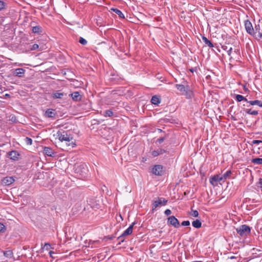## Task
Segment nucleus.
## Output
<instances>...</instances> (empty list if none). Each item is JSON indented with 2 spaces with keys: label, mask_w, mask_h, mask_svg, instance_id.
I'll use <instances>...</instances> for the list:
<instances>
[{
  "label": "nucleus",
  "mask_w": 262,
  "mask_h": 262,
  "mask_svg": "<svg viewBox=\"0 0 262 262\" xmlns=\"http://www.w3.org/2000/svg\"><path fill=\"white\" fill-rule=\"evenodd\" d=\"M56 136V138H58L60 141L68 142V143H67V145L68 146H71L73 148L76 146L75 140L73 141V136L68 132L64 130H58L57 132Z\"/></svg>",
  "instance_id": "f257e3e1"
},
{
  "label": "nucleus",
  "mask_w": 262,
  "mask_h": 262,
  "mask_svg": "<svg viewBox=\"0 0 262 262\" xmlns=\"http://www.w3.org/2000/svg\"><path fill=\"white\" fill-rule=\"evenodd\" d=\"M176 88L181 92L182 95H184L186 98H191L193 96V92L190 89L188 85H184L183 84H176Z\"/></svg>",
  "instance_id": "f03ea898"
},
{
  "label": "nucleus",
  "mask_w": 262,
  "mask_h": 262,
  "mask_svg": "<svg viewBox=\"0 0 262 262\" xmlns=\"http://www.w3.org/2000/svg\"><path fill=\"white\" fill-rule=\"evenodd\" d=\"M167 203V200L163 198H158L157 200H154L152 204V212H154L157 207L161 206H165Z\"/></svg>",
  "instance_id": "7ed1b4c3"
},
{
  "label": "nucleus",
  "mask_w": 262,
  "mask_h": 262,
  "mask_svg": "<svg viewBox=\"0 0 262 262\" xmlns=\"http://www.w3.org/2000/svg\"><path fill=\"white\" fill-rule=\"evenodd\" d=\"M236 230L237 233H238L241 236H247L250 233L251 229L248 226L246 225H243L239 227L236 228Z\"/></svg>",
  "instance_id": "20e7f679"
},
{
  "label": "nucleus",
  "mask_w": 262,
  "mask_h": 262,
  "mask_svg": "<svg viewBox=\"0 0 262 262\" xmlns=\"http://www.w3.org/2000/svg\"><path fill=\"white\" fill-rule=\"evenodd\" d=\"M135 224V223L134 222L129 227L126 229L123 232V233L120 235L118 237V239H120V242H119V244H120L121 242H123L124 241V237L126 236H127V235H129L130 234H131L133 232V227L134 226V225Z\"/></svg>",
  "instance_id": "39448f33"
},
{
  "label": "nucleus",
  "mask_w": 262,
  "mask_h": 262,
  "mask_svg": "<svg viewBox=\"0 0 262 262\" xmlns=\"http://www.w3.org/2000/svg\"><path fill=\"white\" fill-rule=\"evenodd\" d=\"M209 181L211 185L213 186H216L219 183H220L222 181L224 182L225 181L223 179L222 176L216 174L210 177Z\"/></svg>",
  "instance_id": "423d86ee"
},
{
  "label": "nucleus",
  "mask_w": 262,
  "mask_h": 262,
  "mask_svg": "<svg viewBox=\"0 0 262 262\" xmlns=\"http://www.w3.org/2000/svg\"><path fill=\"white\" fill-rule=\"evenodd\" d=\"M260 30V26L259 25H255L253 30V34L251 35L254 37L256 39L260 40L262 39V33Z\"/></svg>",
  "instance_id": "0eeeda50"
},
{
  "label": "nucleus",
  "mask_w": 262,
  "mask_h": 262,
  "mask_svg": "<svg viewBox=\"0 0 262 262\" xmlns=\"http://www.w3.org/2000/svg\"><path fill=\"white\" fill-rule=\"evenodd\" d=\"M167 223L175 228H178L180 225L179 221L174 216H170L168 218Z\"/></svg>",
  "instance_id": "6e6552de"
},
{
  "label": "nucleus",
  "mask_w": 262,
  "mask_h": 262,
  "mask_svg": "<svg viewBox=\"0 0 262 262\" xmlns=\"http://www.w3.org/2000/svg\"><path fill=\"white\" fill-rule=\"evenodd\" d=\"M152 173L157 176H161L163 173V166L160 165H156L152 168Z\"/></svg>",
  "instance_id": "1a4fd4ad"
},
{
  "label": "nucleus",
  "mask_w": 262,
  "mask_h": 262,
  "mask_svg": "<svg viewBox=\"0 0 262 262\" xmlns=\"http://www.w3.org/2000/svg\"><path fill=\"white\" fill-rule=\"evenodd\" d=\"M245 27L248 33L251 35L253 34L254 28L251 23L249 20H246L245 21Z\"/></svg>",
  "instance_id": "9d476101"
},
{
  "label": "nucleus",
  "mask_w": 262,
  "mask_h": 262,
  "mask_svg": "<svg viewBox=\"0 0 262 262\" xmlns=\"http://www.w3.org/2000/svg\"><path fill=\"white\" fill-rule=\"evenodd\" d=\"M56 114L55 110L50 108L46 111L45 116L46 117L53 118L56 116Z\"/></svg>",
  "instance_id": "9b49d317"
},
{
  "label": "nucleus",
  "mask_w": 262,
  "mask_h": 262,
  "mask_svg": "<svg viewBox=\"0 0 262 262\" xmlns=\"http://www.w3.org/2000/svg\"><path fill=\"white\" fill-rule=\"evenodd\" d=\"M25 73V70L23 68H18L15 69L13 75L18 77H23Z\"/></svg>",
  "instance_id": "f8f14e48"
},
{
  "label": "nucleus",
  "mask_w": 262,
  "mask_h": 262,
  "mask_svg": "<svg viewBox=\"0 0 262 262\" xmlns=\"http://www.w3.org/2000/svg\"><path fill=\"white\" fill-rule=\"evenodd\" d=\"M14 182V179L12 177H6L2 179V183L5 185H9Z\"/></svg>",
  "instance_id": "ddd939ff"
},
{
  "label": "nucleus",
  "mask_w": 262,
  "mask_h": 262,
  "mask_svg": "<svg viewBox=\"0 0 262 262\" xmlns=\"http://www.w3.org/2000/svg\"><path fill=\"white\" fill-rule=\"evenodd\" d=\"M45 155L49 157H54L55 152L54 150L49 147H45L43 149Z\"/></svg>",
  "instance_id": "4468645a"
},
{
  "label": "nucleus",
  "mask_w": 262,
  "mask_h": 262,
  "mask_svg": "<svg viewBox=\"0 0 262 262\" xmlns=\"http://www.w3.org/2000/svg\"><path fill=\"white\" fill-rule=\"evenodd\" d=\"M66 95V94L63 93H61L59 91H56L52 93V97L53 99H61L64 96Z\"/></svg>",
  "instance_id": "2eb2a0df"
},
{
  "label": "nucleus",
  "mask_w": 262,
  "mask_h": 262,
  "mask_svg": "<svg viewBox=\"0 0 262 262\" xmlns=\"http://www.w3.org/2000/svg\"><path fill=\"white\" fill-rule=\"evenodd\" d=\"M71 95L73 100L74 101H77L81 100V96L78 92H75L71 94Z\"/></svg>",
  "instance_id": "dca6fc26"
},
{
  "label": "nucleus",
  "mask_w": 262,
  "mask_h": 262,
  "mask_svg": "<svg viewBox=\"0 0 262 262\" xmlns=\"http://www.w3.org/2000/svg\"><path fill=\"white\" fill-rule=\"evenodd\" d=\"M166 152V150L163 149H159L157 150H154L152 151L151 155L154 157H157L160 155H162Z\"/></svg>",
  "instance_id": "f3484780"
},
{
  "label": "nucleus",
  "mask_w": 262,
  "mask_h": 262,
  "mask_svg": "<svg viewBox=\"0 0 262 262\" xmlns=\"http://www.w3.org/2000/svg\"><path fill=\"white\" fill-rule=\"evenodd\" d=\"M9 156L11 159L15 160L16 159H17L19 154L16 151H12L9 153Z\"/></svg>",
  "instance_id": "a211bd4d"
},
{
  "label": "nucleus",
  "mask_w": 262,
  "mask_h": 262,
  "mask_svg": "<svg viewBox=\"0 0 262 262\" xmlns=\"http://www.w3.org/2000/svg\"><path fill=\"white\" fill-rule=\"evenodd\" d=\"M248 103H249L251 105H257L262 107V101L258 100H253V101H248Z\"/></svg>",
  "instance_id": "6ab92c4d"
},
{
  "label": "nucleus",
  "mask_w": 262,
  "mask_h": 262,
  "mask_svg": "<svg viewBox=\"0 0 262 262\" xmlns=\"http://www.w3.org/2000/svg\"><path fill=\"white\" fill-rule=\"evenodd\" d=\"M42 28L39 26L32 27V31L34 33L40 34L41 33Z\"/></svg>",
  "instance_id": "aec40b11"
},
{
  "label": "nucleus",
  "mask_w": 262,
  "mask_h": 262,
  "mask_svg": "<svg viewBox=\"0 0 262 262\" xmlns=\"http://www.w3.org/2000/svg\"><path fill=\"white\" fill-rule=\"evenodd\" d=\"M151 102L152 104L157 105L160 103V99L157 96H154L151 98Z\"/></svg>",
  "instance_id": "412c9836"
},
{
  "label": "nucleus",
  "mask_w": 262,
  "mask_h": 262,
  "mask_svg": "<svg viewBox=\"0 0 262 262\" xmlns=\"http://www.w3.org/2000/svg\"><path fill=\"white\" fill-rule=\"evenodd\" d=\"M192 226L196 228H200L201 227L202 223L199 220H196L192 222Z\"/></svg>",
  "instance_id": "4be33fe9"
},
{
  "label": "nucleus",
  "mask_w": 262,
  "mask_h": 262,
  "mask_svg": "<svg viewBox=\"0 0 262 262\" xmlns=\"http://www.w3.org/2000/svg\"><path fill=\"white\" fill-rule=\"evenodd\" d=\"M235 99H236V101L238 102H241L242 101H245L248 102V100L245 97H244L243 96L238 95V94L235 95Z\"/></svg>",
  "instance_id": "5701e85b"
},
{
  "label": "nucleus",
  "mask_w": 262,
  "mask_h": 262,
  "mask_svg": "<svg viewBox=\"0 0 262 262\" xmlns=\"http://www.w3.org/2000/svg\"><path fill=\"white\" fill-rule=\"evenodd\" d=\"M4 255L5 257L11 258L13 256V252L11 250H7L4 252Z\"/></svg>",
  "instance_id": "b1692460"
},
{
  "label": "nucleus",
  "mask_w": 262,
  "mask_h": 262,
  "mask_svg": "<svg viewBox=\"0 0 262 262\" xmlns=\"http://www.w3.org/2000/svg\"><path fill=\"white\" fill-rule=\"evenodd\" d=\"M251 162L255 164L262 165V158H254L252 159Z\"/></svg>",
  "instance_id": "393cba45"
},
{
  "label": "nucleus",
  "mask_w": 262,
  "mask_h": 262,
  "mask_svg": "<svg viewBox=\"0 0 262 262\" xmlns=\"http://www.w3.org/2000/svg\"><path fill=\"white\" fill-rule=\"evenodd\" d=\"M202 39L204 42L205 43V44L207 45L208 47L210 48H212L214 47L212 43L210 40H209L206 37H203Z\"/></svg>",
  "instance_id": "a878e982"
},
{
  "label": "nucleus",
  "mask_w": 262,
  "mask_h": 262,
  "mask_svg": "<svg viewBox=\"0 0 262 262\" xmlns=\"http://www.w3.org/2000/svg\"><path fill=\"white\" fill-rule=\"evenodd\" d=\"M112 10L117 14L118 15V16L120 17V18H124V14H123V13L119 9H112Z\"/></svg>",
  "instance_id": "bb28decb"
},
{
  "label": "nucleus",
  "mask_w": 262,
  "mask_h": 262,
  "mask_svg": "<svg viewBox=\"0 0 262 262\" xmlns=\"http://www.w3.org/2000/svg\"><path fill=\"white\" fill-rule=\"evenodd\" d=\"M231 174V171L230 170H227L224 174L222 175L224 181L230 178Z\"/></svg>",
  "instance_id": "cd10ccee"
},
{
  "label": "nucleus",
  "mask_w": 262,
  "mask_h": 262,
  "mask_svg": "<svg viewBox=\"0 0 262 262\" xmlns=\"http://www.w3.org/2000/svg\"><path fill=\"white\" fill-rule=\"evenodd\" d=\"M114 113L111 110H106L103 112V114L104 117H112Z\"/></svg>",
  "instance_id": "c85d7f7f"
},
{
  "label": "nucleus",
  "mask_w": 262,
  "mask_h": 262,
  "mask_svg": "<svg viewBox=\"0 0 262 262\" xmlns=\"http://www.w3.org/2000/svg\"><path fill=\"white\" fill-rule=\"evenodd\" d=\"M246 113L252 115H257L258 113V111H252L251 109H247L246 110Z\"/></svg>",
  "instance_id": "c756f323"
},
{
  "label": "nucleus",
  "mask_w": 262,
  "mask_h": 262,
  "mask_svg": "<svg viewBox=\"0 0 262 262\" xmlns=\"http://www.w3.org/2000/svg\"><path fill=\"white\" fill-rule=\"evenodd\" d=\"M37 49H39L40 51L43 50V48L42 47H40L39 48V46L38 44L35 43L34 44L32 48H31V50H35Z\"/></svg>",
  "instance_id": "7c9ffc66"
},
{
  "label": "nucleus",
  "mask_w": 262,
  "mask_h": 262,
  "mask_svg": "<svg viewBox=\"0 0 262 262\" xmlns=\"http://www.w3.org/2000/svg\"><path fill=\"white\" fill-rule=\"evenodd\" d=\"M190 214L193 217H198L199 216V212L197 210L191 209Z\"/></svg>",
  "instance_id": "2f4dec72"
},
{
  "label": "nucleus",
  "mask_w": 262,
  "mask_h": 262,
  "mask_svg": "<svg viewBox=\"0 0 262 262\" xmlns=\"http://www.w3.org/2000/svg\"><path fill=\"white\" fill-rule=\"evenodd\" d=\"M79 42L82 45H85L88 42L87 41L82 37L79 38Z\"/></svg>",
  "instance_id": "473e14b6"
},
{
  "label": "nucleus",
  "mask_w": 262,
  "mask_h": 262,
  "mask_svg": "<svg viewBox=\"0 0 262 262\" xmlns=\"http://www.w3.org/2000/svg\"><path fill=\"white\" fill-rule=\"evenodd\" d=\"M25 141L27 145H31L32 143V140L30 138L26 137Z\"/></svg>",
  "instance_id": "72a5a7b5"
},
{
  "label": "nucleus",
  "mask_w": 262,
  "mask_h": 262,
  "mask_svg": "<svg viewBox=\"0 0 262 262\" xmlns=\"http://www.w3.org/2000/svg\"><path fill=\"white\" fill-rule=\"evenodd\" d=\"M6 229L5 226L3 223H0V232H4Z\"/></svg>",
  "instance_id": "f704fd0d"
},
{
  "label": "nucleus",
  "mask_w": 262,
  "mask_h": 262,
  "mask_svg": "<svg viewBox=\"0 0 262 262\" xmlns=\"http://www.w3.org/2000/svg\"><path fill=\"white\" fill-rule=\"evenodd\" d=\"M259 143H262L261 140H253L252 141L251 145L259 144Z\"/></svg>",
  "instance_id": "c9c22d12"
},
{
  "label": "nucleus",
  "mask_w": 262,
  "mask_h": 262,
  "mask_svg": "<svg viewBox=\"0 0 262 262\" xmlns=\"http://www.w3.org/2000/svg\"><path fill=\"white\" fill-rule=\"evenodd\" d=\"M51 247L50 244L48 243H46L44 245V246L42 247L43 249H46V250H49Z\"/></svg>",
  "instance_id": "e433bc0d"
},
{
  "label": "nucleus",
  "mask_w": 262,
  "mask_h": 262,
  "mask_svg": "<svg viewBox=\"0 0 262 262\" xmlns=\"http://www.w3.org/2000/svg\"><path fill=\"white\" fill-rule=\"evenodd\" d=\"M181 225L184 226H189L190 225V222L189 221H184L182 222Z\"/></svg>",
  "instance_id": "4c0bfd02"
},
{
  "label": "nucleus",
  "mask_w": 262,
  "mask_h": 262,
  "mask_svg": "<svg viewBox=\"0 0 262 262\" xmlns=\"http://www.w3.org/2000/svg\"><path fill=\"white\" fill-rule=\"evenodd\" d=\"M5 7V3L2 1H0V10L4 9Z\"/></svg>",
  "instance_id": "58836bf2"
},
{
  "label": "nucleus",
  "mask_w": 262,
  "mask_h": 262,
  "mask_svg": "<svg viewBox=\"0 0 262 262\" xmlns=\"http://www.w3.org/2000/svg\"><path fill=\"white\" fill-rule=\"evenodd\" d=\"M164 213L166 215L168 216L171 213V211L170 209H167L164 211Z\"/></svg>",
  "instance_id": "ea45409f"
},
{
  "label": "nucleus",
  "mask_w": 262,
  "mask_h": 262,
  "mask_svg": "<svg viewBox=\"0 0 262 262\" xmlns=\"http://www.w3.org/2000/svg\"><path fill=\"white\" fill-rule=\"evenodd\" d=\"M164 140L165 138L164 137H161L157 140V142H158L159 143L161 144L164 141Z\"/></svg>",
  "instance_id": "a19ab883"
},
{
  "label": "nucleus",
  "mask_w": 262,
  "mask_h": 262,
  "mask_svg": "<svg viewBox=\"0 0 262 262\" xmlns=\"http://www.w3.org/2000/svg\"><path fill=\"white\" fill-rule=\"evenodd\" d=\"M258 187H260L261 189L262 188V179H260L258 182Z\"/></svg>",
  "instance_id": "79ce46f5"
},
{
  "label": "nucleus",
  "mask_w": 262,
  "mask_h": 262,
  "mask_svg": "<svg viewBox=\"0 0 262 262\" xmlns=\"http://www.w3.org/2000/svg\"><path fill=\"white\" fill-rule=\"evenodd\" d=\"M232 50V48H230L228 50H227V52L229 56L231 55Z\"/></svg>",
  "instance_id": "37998d69"
},
{
  "label": "nucleus",
  "mask_w": 262,
  "mask_h": 262,
  "mask_svg": "<svg viewBox=\"0 0 262 262\" xmlns=\"http://www.w3.org/2000/svg\"><path fill=\"white\" fill-rule=\"evenodd\" d=\"M53 253H54L53 252H52V251H50L49 252V254H50V256L51 257H52V254H53Z\"/></svg>",
  "instance_id": "c03bdc74"
},
{
  "label": "nucleus",
  "mask_w": 262,
  "mask_h": 262,
  "mask_svg": "<svg viewBox=\"0 0 262 262\" xmlns=\"http://www.w3.org/2000/svg\"><path fill=\"white\" fill-rule=\"evenodd\" d=\"M158 130L159 132H162V131L161 129H158Z\"/></svg>",
  "instance_id": "a18cd8bd"
},
{
  "label": "nucleus",
  "mask_w": 262,
  "mask_h": 262,
  "mask_svg": "<svg viewBox=\"0 0 262 262\" xmlns=\"http://www.w3.org/2000/svg\"><path fill=\"white\" fill-rule=\"evenodd\" d=\"M162 78V77H160L159 76H157V78H158V79H160V78Z\"/></svg>",
  "instance_id": "49530a36"
},
{
  "label": "nucleus",
  "mask_w": 262,
  "mask_h": 262,
  "mask_svg": "<svg viewBox=\"0 0 262 262\" xmlns=\"http://www.w3.org/2000/svg\"><path fill=\"white\" fill-rule=\"evenodd\" d=\"M108 239H112V238H113V237H108Z\"/></svg>",
  "instance_id": "de8ad7c7"
},
{
  "label": "nucleus",
  "mask_w": 262,
  "mask_h": 262,
  "mask_svg": "<svg viewBox=\"0 0 262 262\" xmlns=\"http://www.w3.org/2000/svg\"><path fill=\"white\" fill-rule=\"evenodd\" d=\"M6 96H9V95H8V94H6Z\"/></svg>",
  "instance_id": "09e8293b"
},
{
  "label": "nucleus",
  "mask_w": 262,
  "mask_h": 262,
  "mask_svg": "<svg viewBox=\"0 0 262 262\" xmlns=\"http://www.w3.org/2000/svg\"><path fill=\"white\" fill-rule=\"evenodd\" d=\"M261 191H262V188L261 189Z\"/></svg>",
  "instance_id": "8fccbe9b"
}]
</instances>
